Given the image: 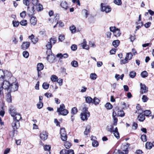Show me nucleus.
<instances>
[{"mask_svg": "<svg viewBox=\"0 0 154 154\" xmlns=\"http://www.w3.org/2000/svg\"><path fill=\"white\" fill-rule=\"evenodd\" d=\"M57 112L59 115L66 116L69 113L68 110L65 109V106L63 104H61L59 108L57 109Z\"/></svg>", "mask_w": 154, "mask_h": 154, "instance_id": "f257e3e1", "label": "nucleus"}, {"mask_svg": "<svg viewBox=\"0 0 154 154\" xmlns=\"http://www.w3.org/2000/svg\"><path fill=\"white\" fill-rule=\"evenodd\" d=\"M18 88V85L17 83L14 82L12 83L10 85L8 92L11 93V92H14L17 90Z\"/></svg>", "mask_w": 154, "mask_h": 154, "instance_id": "f03ea898", "label": "nucleus"}, {"mask_svg": "<svg viewBox=\"0 0 154 154\" xmlns=\"http://www.w3.org/2000/svg\"><path fill=\"white\" fill-rule=\"evenodd\" d=\"M4 81L0 84V88L2 90L3 89L6 90L8 91L9 88L10 83L8 81H6V79H4Z\"/></svg>", "mask_w": 154, "mask_h": 154, "instance_id": "7ed1b4c3", "label": "nucleus"}, {"mask_svg": "<svg viewBox=\"0 0 154 154\" xmlns=\"http://www.w3.org/2000/svg\"><path fill=\"white\" fill-rule=\"evenodd\" d=\"M101 11H105L106 13L110 12L111 10V8L108 5H106L102 3L100 5Z\"/></svg>", "mask_w": 154, "mask_h": 154, "instance_id": "20e7f679", "label": "nucleus"}, {"mask_svg": "<svg viewBox=\"0 0 154 154\" xmlns=\"http://www.w3.org/2000/svg\"><path fill=\"white\" fill-rule=\"evenodd\" d=\"M129 143H127L125 145H124L122 146V151L121 150V154H128V148L129 146Z\"/></svg>", "mask_w": 154, "mask_h": 154, "instance_id": "39448f33", "label": "nucleus"}, {"mask_svg": "<svg viewBox=\"0 0 154 154\" xmlns=\"http://www.w3.org/2000/svg\"><path fill=\"white\" fill-rule=\"evenodd\" d=\"M9 112L11 116L13 117L17 113L16 112V109L15 108L12 106H10L9 109Z\"/></svg>", "mask_w": 154, "mask_h": 154, "instance_id": "423d86ee", "label": "nucleus"}, {"mask_svg": "<svg viewBox=\"0 0 154 154\" xmlns=\"http://www.w3.org/2000/svg\"><path fill=\"white\" fill-rule=\"evenodd\" d=\"M12 126L14 131L17 129L20 126L19 121L17 120H14L12 123Z\"/></svg>", "mask_w": 154, "mask_h": 154, "instance_id": "0eeeda50", "label": "nucleus"}, {"mask_svg": "<svg viewBox=\"0 0 154 154\" xmlns=\"http://www.w3.org/2000/svg\"><path fill=\"white\" fill-rule=\"evenodd\" d=\"M140 88L142 91H140L141 94L147 92L148 90V88H146V85L144 84H142V83H140Z\"/></svg>", "mask_w": 154, "mask_h": 154, "instance_id": "6e6552de", "label": "nucleus"}, {"mask_svg": "<svg viewBox=\"0 0 154 154\" xmlns=\"http://www.w3.org/2000/svg\"><path fill=\"white\" fill-rule=\"evenodd\" d=\"M81 118L82 120L83 121L87 120L88 119V117L90 116V113H81Z\"/></svg>", "mask_w": 154, "mask_h": 154, "instance_id": "1a4fd4ad", "label": "nucleus"}, {"mask_svg": "<svg viewBox=\"0 0 154 154\" xmlns=\"http://www.w3.org/2000/svg\"><path fill=\"white\" fill-rule=\"evenodd\" d=\"M60 6L65 10H67L69 8L67 3L65 1L62 2L60 4Z\"/></svg>", "mask_w": 154, "mask_h": 154, "instance_id": "9d476101", "label": "nucleus"}, {"mask_svg": "<svg viewBox=\"0 0 154 154\" xmlns=\"http://www.w3.org/2000/svg\"><path fill=\"white\" fill-rule=\"evenodd\" d=\"M40 137L42 140H45L47 139L48 136V133L46 131H44L40 134Z\"/></svg>", "mask_w": 154, "mask_h": 154, "instance_id": "9b49d317", "label": "nucleus"}, {"mask_svg": "<svg viewBox=\"0 0 154 154\" xmlns=\"http://www.w3.org/2000/svg\"><path fill=\"white\" fill-rule=\"evenodd\" d=\"M7 72H5L2 70L0 69V80L3 81L5 79H6V76L5 74Z\"/></svg>", "mask_w": 154, "mask_h": 154, "instance_id": "f8f14e48", "label": "nucleus"}, {"mask_svg": "<svg viewBox=\"0 0 154 154\" xmlns=\"http://www.w3.org/2000/svg\"><path fill=\"white\" fill-rule=\"evenodd\" d=\"M30 43L29 42H23L21 45V48L24 50L27 49L29 46Z\"/></svg>", "mask_w": 154, "mask_h": 154, "instance_id": "ddd939ff", "label": "nucleus"}, {"mask_svg": "<svg viewBox=\"0 0 154 154\" xmlns=\"http://www.w3.org/2000/svg\"><path fill=\"white\" fill-rule=\"evenodd\" d=\"M111 127L110 128H109V127L108 126L107 127V130L108 131L110 132L111 133H113V132L115 133L117 132L118 133V129L117 127L115 128V130H113V126L111 125Z\"/></svg>", "mask_w": 154, "mask_h": 154, "instance_id": "4468645a", "label": "nucleus"}, {"mask_svg": "<svg viewBox=\"0 0 154 154\" xmlns=\"http://www.w3.org/2000/svg\"><path fill=\"white\" fill-rule=\"evenodd\" d=\"M57 57H60V58L61 59L63 58H67L69 55L67 53H65L63 54H62L61 53H59L57 54L56 55Z\"/></svg>", "mask_w": 154, "mask_h": 154, "instance_id": "2eb2a0df", "label": "nucleus"}, {"mask_svg": "<svg viewBox=\"0 0 154 154\" xmlns=\"http://www.w3.org/2000/svg\"><path fill=\"white\" fill-rule=\"evenodd\" d=\"M31 40L32 42L35 44L38 42V39L37 38H34V35L32 34L30 36L28 37Z\"/></svg>", "mask_w": 154, "mask_h": 154, "instance_id": "dca6fc26", "label": "nucleus"}, {"mask_svg": "<svg viewBox=\"0 0 154 154\" xmlns=\"http://www.w3.org/2000/svg\"><path fill=\"white\" fill-rule=\"evenodd\" d=\"M30 21L31 24L33 26L35 25L37 23V19L35 17H31L30 18Z\"/></svg>", "mask_w": 154, "mask_h": 154, "instance_id": "f3484780", "label": "nucleus"}, {"mask_svg": "<svg viewBox=\"0 0 154 154\" xmlns=\"http://www.w3.org/2000/svg\"><path fill=\"white\" fill-rule=\"evenodd\" d=\"M142 112H139L140 115L138 116V118L139 121L140 122H143L145 119V116L143 114H141Z\"/></svg>", "mask_w": 154, "mask_h": 154, "instance_id": "a211bd4d", "label": "nucleus"}, {"mask_svg": "<svg viewBox=\"0 0 154 154\" xmlns=\"http://www.w3.org/2000/svg\"><path fill=\"white\" fill-rule=\"evenodd\" d=\"M82 46L83 49L88 50L89 48L88 46L87 45V42L85 39H84L83 42L82 43Z\"/></svg>", "mask_w": 154, "mask_h": 154, "instance_id": "6ab92c4d", "label": "nucleus"}, {"mask_svg": "<svg viewBox=\"0 0 154 154\" xmlns=\"http://www.w3.org/2000/svg\"><path fill=\"white\" fill-rule=\"evenodd\" d=\"M28 11L29 12V15H31L32 16V15L34 14V6H32L31 8L30 9V8L29 6L27 7Z\"/></svg>", "mask_w": 154, "mask_h": 154, "instance_id": "aec40b11", "label": "nucleus"}, {"mask_svg": "<svg viewBox=\"0 0 154 154\" xmlns=\"http://www.w3.org/2000/svg\"><path fill=\"white\" fill-rule=\"evenodd\" d=\"M91 127L89 125L86 126L85 131L84 132V134L85 135H87L90 131Z\"/></svg>", "mask_w": 154, "mask_h": 154, "instance_id": "412c9836", "label": "nucleus"}, {"mask_svg": "<svg viewBox=\"0 0 154 154\" xmlns=\"http://www.w3.org/2000/svg\"><path fill=\"white\" fill-rule=\"evenodd\" d=\"M115 112H113L112 113V117L113 118V123L112 125L113 126H116L117 125L118 122V119L114 115Z\"/></svg>", "mask_w": 154, "mask_h": 154, "instance_id": "4be33fe9", "label": "nucleus"}, {"mask_svg": "<svg viewBox=\"0 0 154 154\" xmlns=\"http://www.w3.org/2000/svg\"><path fill=\"white\" fill-rule=\"evenodd\" d=\"M13 117L14 120H17L19 121V120L22 119L19 113L16 114Z\"/></svg>", "mask_w": 154, "mask_h": 154, "instance_id": "5701e85b", "label": "nucleus"}, {"mask_svg": "<svg viewBox=\"0 0 154 154\" xmlns=\"http://www.w3.org/2000/svg\"><path fill=\"white\" fill-rule=\"evenodd\" d=\"M85 101L87 103L90 104L93 103V100L90 97H85Z\"/></svg>", "mask_w": 154, "mask_h": 154, "instance_id": "b1692460", "label": "nucleus"}, {"mask_svg": "<svg viewBox=\"0 0 154 154\" xmlns=\"http://www.w3.org/2000/svg\"><path fill=\"white\" fill-rule=\"evenodd\" d=\"M44 66L42 63H38L37 65V70L41 71L44 68Z\"/></svg>", "mask_w": 154, "mask_h": 154, "instance_id": "393cba45", "label": "nucleus"}, {"mask_svg": "<svg viewBox=\"0 0 154 154\" xmlns=\"http://www.w3.org/2000/svg\"><path fill=\"white\" fill-rule=\"evenodd\" d=\"M6 100L7 101L8 103H11L12 98L11 93H8L6 96Z\"/></svg>", "mask_w": 154, "mask_h": 154, "instance_id": "a878e982", "label": "nucleus"}, {"mask_svg": "<svg viewBox=\"0 0 154 154\" xmlns=\"http://www.w3.org/2000/svg\"><path fill=\"white\" fill-rule=\"evenodd\" d=\"M113 33L114 36L116 37H119L121 34V32H120L119 29L118 28H117V29L115 30Z\"/></svg>", "mask_w": 154, "mask_h": 154, "instance_id": "bb28decb", "label": "nucleus"}, {"mask_svg": "<svg viewBox=\"0 0 154 154\" xmlns=\"http://www.w3.org/2000/svg\"><path fill=\"white\" fill-rule=\"evenodd\" d=\"M36 9L38 11H40L43 9V6L40 3H38L36 6Z\"/></svg>", "mask_w": 154, "mask_h": 154, "instance_id": "cd10ccee", "label": "nucleus"}, {"mask_svg": "<svg viewBox=\"0 0 154 154\" xmlns=\"http://www.w3.org/2000/svg\"><path fill=\"white\" fill-rule=\"evenodd\" d=\"M152 143L150 142H147L146 144V147L147 149H151L152 148Z\"/></svg>", "mask_w": 154, "mask_h": 154, "instance_id": "c85d7f7f", "label": "nucleus"}, {"mask_svg": "<svg viewBox=\"0 0 154 154\" xmlns=\"http://www.w3.org/2000/svg\"><path fill=\"white\" fill-rule=\"evenodd\" d=\"M119 43V41L118 40H114L112 42L113 45L115 48L118 47Z\"/></svg>", "mask_w": 154, "mask_h": 154, "instance_id": "c756f323", "label": "nucleus"}, {"mask_svg": "<svg viewBox=\"0 0 154 154\" xmlns=\"http://www.w3.org/2000/svg\"><path fill=\"white\" fill-rule=\"evenodd\" d=\"M144 114L146 116H151V111L150 110H146L143 111Z\"/></svg>", "mask_w": 154, "mask_h": 154, "instance_id": "7c9ffc66", "label": "nucleus"}, {"mask_svg": "<svg viewBox=\"0 0 154 154\" xmlns=\"http://www.w3.org/2000/svg\"><path fill=\"white\" fill-rule=\"evenodd\" d=\"M133 57V55L131 52L128 53H127L125 58L128 60H131Z\"/></svg>", "mask_w": 154, "mask_h": 154, "instance_id": "2f4dec72", "label": "nucleus"}, {"mask_svg": "<svg viewBox=\"0 0 154 154\" xmlns=\"http://www.w3.org/2000/svg\"><path fill=\"white\" fill-rule=\"evenodd\" d=\"M99 100L96 97H95L93 100V103H94V104L96 105L99 104L100 102Z\"/></svg>", "mask_w": 154, "mask_h": 154, "instance_id": "473e14b6", "label": "nucleus"}, {"mask_svg": "<svg viewBox=\"0 0 154 154\" xmlns=\"http://www.w3.org/2000/svg\"><path fill=\"white\" fill-rule=\"evenodd\" d=\"M125 113L122 110H120L118 111L117 115L118 116L122 117L125 116Z\"/></svg>", "mask_w": 154, "mask_h": 154, "instance_id": "72a5a7b5", "label": "nucleus"}, {"mask_svg": "<svg viewBox=\"0 0 154 154\" xmlns=\"http://www.w3.org/2000/svg\"><path fill=\"white\" fill-rule=\"evenodd\" d=\"M49 86V84L47 82H44L42 85L43 88L45 90L48 89Z\"/></svg>", "mask_w": 154, "mask_h": 154, "instance_id": "f704fd0d", "label": "nucleus"}, {"mask_svg": "<svg viewBox=\"0 0 154 154\" xmlns=\"http://www.w3.org/2000/svg\"><path fill=\"white\" fill-rule=\"evenodd\" d=\"M61 137V139L62 140L65 141L67 140V136L66 133H63L60 134Z\"/></svg>", "mask_w": 154, "mask_h": 154, "instance_id": "c9c22d12", "label": "nucleus"}, {"mask_svg": "<svg viewBox=\"0 0 154 154\" xmlns=\"http://www.w3.org/2000/svg\"><path fill=\"white\" fill-rule=\"evenodd\" d=\"M78 112L77 108L75 107H74L71 109V113L72 114L74 115L77 113Z\"/></svg>", "mask_w": 154, "mask_h": 154, "instance_id": "e433bc0d", "label": "nucleus"}, {"mask_svg": "<svg viewBox=\"0 0 154 154\" xmlns=\"http://www.w3.org/2000/svg\"><path fill=\"white\" fill-rule=\"evenodd\" d=\"M140 75L143 78H145L148 76V73L146 71H144L141 73Z\"/></svg>", "mask_w": 154, "mask_h": 154, "instance_id": "4c0bfd02", "label": "nucleus"}, {"mask_svg": "<svg viewBox=\"0 0 154 154\" xmlns=\"http://www.w3.org/2000/svg\"><path fill=\"white\" fill-rule=\"evenodd\" d=\"M71 65L73 67H76L78 66V63L77 61L73 60L71 62Z\"/></svg>", "mask_w": 154, "mask_h": 154, "instance_id": "58836bf2", "label": "nucleus"}, {"mask_svg": "<svg viewBox=\"0 0 154 154\" xmlns=\"http://www.w3.org/2000/svg\"><path fill=\"white\" fill-rule=\"evenodd\" d=\"M58 79V78L57 76L55 75H53L51 77V80L54 82H57Z\"/></svg>", "mask_w": 154, "mask_h": 154, "instance_id": "ea45409f", "label": "nucleus"}, {"mask_svg": "<svg viewBox=\"0 0 154 154\" xmlns=\"http://www.w3.org/2000/svg\"><path fill=\"white\" fill-rule=\"evenodd\" d=\"M20 23L18 21L16 20H13L12 21V24L14 27H17L19 25Z\"/></svg>", "mask_w": 154, "mask_h": 154, "instance_id": "a19ab883", "label": "nucleus"}, {"mask_svg": "<svg viewBox=\"0 0 154 154\" xmlns=\"http://www.w3.org/2000/svg\"><path fill=\"white\" fill-rule=\"evenodd\" d=\"M136 75V72L134 71H131L129 74V76L132 78H134L135 76Z\"/></svg>", "mask_w": 154, "mask_h": 154, "instance_id": "79ce46f5", "label": "nucleus"}, {"mask_svg": "<svg viewBox=\"0 0 154 154\" xmlns=\"http://www.w3.org/2000/svg\"><path fill=\"white\" fill-rule=\"evenodd\" d=\"M105 107L108 109H110L112 108V105L109 103H107L105 105Z\"/></svg>", "mask_w": 154, "mask_h": 154, "instance_id": "37998d69", "label": "nucleus"}, {"mask_svg": "<svg viewBox=\"0 0 154 154\" xmlns=\"http://www.w3.org/2000/svg\"><path fill=\"white\" fill-rule=\"evenodd\" d=\"M69 29L72 33H74L76 31V27L74 26H72L69 27Z\"/></svg>", "mask_w": 154, "mask_h": 154, "instance_id": "c03bdc74", "label": "nucleus"}, {"mask_svg": "<svg viewBox=\"0 0 154 154\" xmlns=\"http://www.w3.org/2000/svg\"><path fill=\"white\" fill-rule=\"evenodd\" d=\"M90 77L93 80H95L97 78V75L95 73H92L90 75Z\"/></svg>", "mask_w": 154, "mask_h": 154, "instance_id": "a18cd8bd", "label": "nucleus"}, {"mask_svg": "<svg viewBox=\"0 0 154 154\" xmlns=\"http://www.w3.org/2000/svg\"><path fill=\"white\" fill-rule=\"evenodd\" d=\"M99 145L98 142L96 140H94L92 142V145L94 147H97Z\"/></svg>", "mask_w": 154, "mask_h": 154, "instance_id": "49530a36", "label": "nucleus"}, {"mask_svg": "<svg viewBox=\"0 0 154 154\" xmlns=\"http://www.w3.org/2000/svg\"><path fill=\"white\" fill-rule=\"evenodd\" d=\"M43 105V103L42 102H39L37 104V106L38 109H41L42 108Z\"/></svg>", "mask_w": 154, "mask_h": 154, "instance_id": "de8ad7c7", "label": "nucleus"}, {"mask_svg": "<svg viewBox=\"0 0 154 154\" xmlns=\"http://www.w3.org/2000/svg\"><path fill=\"white\" fill-rule=\"evenodd\" d=\"M20 24L22 26H25L27 24V21L26 20H23L20 23Z\"/></svg>", "mask_w": 154, "mask_h": 154, "instance_id": "09e8293b", "label": "nucleus"}, {"mask_svg": "<svg viewBox=\"0 0 154 154\" xmlns=\"http://www.w3.org/2000/svg\"><path fill=\"white\" fill-rule=\"evenodd\" d=\"M141 139L143 142H146L147 140L146 136L145 134H143L141 136Z\"/></svg>", "mask_w": 154, "mask_h": 154, "instance_id": "8fccbe9b", "label": "nucleus"}, {"mask_svg": "<svg viewBox=\"0 0 154 154\" xmlns=\"http://www.w3.org/2000/svg\"><path fill=\"white\" fill-rule=\"evenodd\" d=\"M64 146L66 149H69L71 146V145L70 143L66 142L65 143Z\"/></svg>", "mask_w": 154, "mask_h": 154, "instance_id": "3c124183", "label": "nucleus"}, {"mask_svg": "<svg viewBox=\"0 0 154 154\" xmlns=\"http://www.w3.org/2000/svg\"><path fill=\"white\" fill-rule=\"evenodd\" d=\"M128 60L126 58L120 61V64H125L128 62Z\"/></svg>", "mask_w": 154, "mask_h": 154, "instance_id": "603ef678", "label": "nucleus"}, {"mask_svg": "<svg viewBox=\"0 0 154 154\" xmlns=\"http://www.w3.org/2000/svg\"><path fill=\"white\" fill-rule=\"evenodd\" d=\"M23 56L24 57L27 58L29 56V53L28 51H24L23 53Z\"/></svg>", "mask_w": 154, "mask_h": 154, "instance_id": "864d4df0", "label": "nucleus"}, {"mask_svg": "<svg viewBox=\"0 0 154 154\" xmlns=\"http://www.w3.org/2000/svg\"><path fill=\"white\" fill-rule=\"evenodd\" d=\"M114 3L118 5H121L122 3V1L121 0H115L114 1Z\"/></svg>", "mask_w": 154, "mask_h": 154, "instance_id": "5fc2aeb1", "label": "nucleus"}, {"mask_svg": "<svg viewBox=\"0 0 154 154\" xmlns=\"http://www.w3.org/2000/svg\"><path fill=\"white\" fill-rule=\"evenodd\" d=\"M142 99L143 102H146L148 100V98L146 95H143V96Z\"/></svg>", "mask_w": 154, "mask_h": 154, "instance_id": "6e6d98bb", "label": "nucleus"}, {"mask_svg": "<svg viewBox=\"0 0 154 154\" xmlns=\"http://www.w3.org/2000/svg\"><path fill=\"white\" fill-rule=\"evenodd\" d=\"M44 150L45 151H49L51 149V146L49 145H45L44 146Z\"/></svg>", "mask_w": 154, "mask_h": 154, "instance_id": "4d7b16f0", "label": "nucleus"}, {"mask_svg": "<svg viewBox=\"0 0 154 154\" xmlns=\"http://www.w3.org/2000/svg\"><path fill=\"white\" fill-rule=\"evenodd\" d=\"M59 15L58 14H56L55 16V17L54 18V20L55 21V22H58L59 20Z\"/></svg>", "mask_w": 154, "mask_h": 154, "instance_id": "13d9d810", "label": "nucleus"}, {"mask_svg": "<svg viewBox=\"0 0 154 154\" xmlns=\"http://www.w3.org/2000/svg\"><path fill=\"white\" fill-rule=\"evenodd\" d=\"M71 48L72 51H75L77 49V46L75 45H72L71 47Z\"/></svg>", "mask_w": 154, "mask_h": 154, "instance_id": "bf43d9fd", "label": "nucleus"}, {"mask_svg": "<svg viewBox=\"0 0 154 154\" xmlns=\"http://www.w3.org/2000/svg\"><path fill=\"white\" fill-rule=\"evenodd\" d=\"M20 15L22 18H24L26 16V12L25 11H23L20 13Z\"/></svg>", "mask_w": 154, "mask_h": 154, "instance_id": "052dcab7", "label": "nucleus"}, {"mask_svg": "<svg viewBox=\"0 0 154 154\" xmlns=\"http://www.w3.org/2000/svg\"><path fill=\"white\" fill-rule=\"evenodd\" d=\"M23 3L26 6H28L30 4V1L29 0H23Z\"/></svg>", "mask_w": 154, "mask_h": 154, "instance_id": "680f3d73", "label": "nucleus"}, {"mask_svg": "<svg viewBox=\"0 0 154 154\" xmlns=\"http://www.w3.org/2000/svg\"><path fill=\"white\" fill-rule=\"evenodd\" d=\"M64 39L65 37L64 35H60L59 36L58 38L59 41L62 42Z\"/></svg>", "mask_w": 154, "mask_h": 154, "instance_id": "e2e57ef3", "label": "nucleus"}, {"mask_svg": "<svg viewBox=\"0 0 154 154\" xmlns=\"http://www.w3.org/2000/svg\"><path fill=\"white\" fill-rule=\"evenodd\" d=\"M32 4L34 6H36L38 4V0H32Z\"/></svg>", "mask_w": 154, "mask_h": 154, "instance_id": "0e129e2a", "label": "nucleus"}, {"mask_svg": "<svg viewBox=\"0 0 154 154\" xmlns=\"http://www.w3.org/2000/svg\"><path fill=\"white\" fill-rule=\"evenodd\" d=\"M113 134L114 135L115 137L117 139H118L119 138V132H118V133L117 132L115 133L114 132H113Z\"/></svg>", "mask_w": 154, "mask_h": 154, "instance_id": "69168bd1", "label": "nucleus"}, {"mask_svg": "<svg viewBox=\"0 0 154 154\" xmlns=\"http://www.w3.org/2000/svg\"><path fill=\"white\" fill-rule=\"evenodd\" d=\"M52 44L50 42V41L48 42L46 46L47 49H51L52 48Z\"/></svg>", "mask_w": 154, "mask_h": 154, "instance_id": "338daca9", "label": "nucleus"}, {"mask_svg": "<svg viewBox=\"0 0 154 154\" xmlns=\"http://www.w3.org/2000/svg\"><path fill=\"white\" fill-rule=\"evenodd\" d=\"M67 150L65 149H62L60 152V154H67Z\"/></svg>", "mask_w": 154, "mask_h": 154, "instance_id": "774afa93", "label": "nucleus"}]
</instances>
